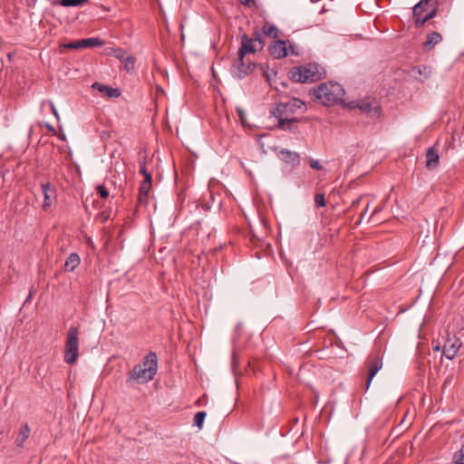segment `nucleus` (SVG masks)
Here are the masks:
<instances>
[{"instance_id":"37998d69","label":"nucleus","mask_w":464,"mask_h":464,"mask_svg":"<svg viewBox=\"0 0 464 464\" xmlns=\"http://www.w3.org/2000/svg\"><path fill=\"white\" fill-rule=\"evenodd\" d=\"M31 298H32V293H30V295L27 296V298H26L24 303L29 302L31 300Z\"/></svg>"},{"instance_id":"79ce46f5","label":"nucleus","mask_w":464,"mask_h":464,"mask_svg":"<svg viewBox=\"0 0 464 464\" xmlns=\"http://www.w3.org/2000/svg\"><path fill=\"white\" fill-rule=\"evenodd\" d=\"M430 7H423L422 8V14H427V11L429 10Z\"/></svg>"},{"instance_id":"a878e982","label":"nucleus","mask_w":464,"mask_h":464,"mask_svg":"<svg viewBox=\"0 0 464 464\" xmlns=\"http://www.w3.org/2000/svg\"><path fill=\"white\" fill-rule=\"evenodd\" d=\"M206 415L207 414L205 411L197 412L194 417V425L197 426L198 428L201 429L203 422L205 420Z\"/></svg>"},{"instance_id":"412c9836","label":"nucleus","mask_w":464,"mask_h":464,"mask_svg":"<svg viewBox=\"0 0 464 464\" xmlns=\"http://www.w3.org/2000/svg\"><path fill=\"white\" fill-rule=\"evenodd\" d=\"M81 43L83 48L103 45V41L97 37L82 39Z\"/></svg>"},{"instance_id":"49530a36","label":"nucleus","mask_w":464,"mask_h":464,"mask_svg":"<svg viewBox=\"0 0 464 464\" xmlns=\"http://www.w3.org/2000/svg\"><path fill=\"white\" fill-rule=\"evenodd\" d=\"M418 72H419L420 74H421V73H422V71L420 70V67L418 68Z\"/></svg>"},{"instance_id":"bb28decb","label":"nucleus","mask_w":464,"mask_h":464,"mask_svg":"<svg viewBox=\"0 0 464 464\" xmlns=\"http://www.w3.org/2000/svg\"><path fill=\"white\" fill-rule=\"evenodd\" d=\"M152 179H149V178H146V179H143V181L140 183V192L141 193H149L151 188Z\"/></svg>"},{"instance_id":"c85d7f7f","label":"nucleus","mask_w":464,"mask_h":464,"mask_svg":"<svg viewBox=\"0 0 464 464\" xmlns=\"http://www.w3.org/2000/svg\"><path fill=\"white\" fill-rule=\"evenodd\" d=\"M140 173L144 177V179H146V178H149V179H152L151 174L150 172H148V170L146 169L145 159L142 161H140Z\"/></svg>"},{"instance_id":"09e8293b","label":"nucleus","mask_w":464,"mask_h":464,"mask_svg":"<svg viewBox=\"0 0 464 464\" xmlns=\"http://www.w3.org/2000/svg\"><path fill=\"white\" fill-rule=\"evenodd\" d=\"M234 363L236 362V359H233ZM236 372V370L234 369V373Z\"/></svg>"},{"instance_id":"2f4dec72","label":"nucleus","mask_w":464,"mask_h":464,"mask_svg":"<svg viewBox=\"0 0 464 464\" xmlns=\"http://www.w3.org/2000/svg\"><path fill=\"white\" fill-rule=\"evenodd\" d=\"M237 113H238L239 120H240L241 124H242L244 127H247V126H249V124H248V123H247V121H246V114H245V112L243 111V110H242V109H240V108H237Z\"/></svg>"},{"instance_id":"1a4fd4ad","label":"nucleus","mask_w":464,"mask_h":464,"mask_svg":"<svg viewBox=\"0 0 464 464\" xmlns=\"http://www.w3.org/2000/svg\"><path fill=\"white\" fill-rule=\"evenodd\" d=\"M346 107L350 109H359L366 116L372 119L378 118L381 115L382 111L381 106L374 100H362L359 102H351L348 104H346Z\"/></svg>"},{"instance_id":"ddd939ff","label":"nucleus","mask_w":464,"mask_h":464,"mask_svg":"<svg viewBox=\"0 0 464 464\" xmlns=\"http://www.w3.org/2000/svg\"><path fill=\"white\" fill-rule=\"evenodd\" d=\"M280 159L292 166H298L300 164V155L295 151H291L287 149H282L279 151Z\"/></svg>"},{"instance_id":"473e14b6","label":"nucleus","mask_w":464,"mask_h":464,"mask_svg":"<svg viewBox=\"0 0 464 464\" xmlns=\"http://www.w3.org/2000/svg\"><path fill=\"white\" fill-rule=\"evenodd\" d=\"M65 47L69 48V49H82V48H83L82 44L81 43V40L76 41V42L69 43V44H65Z\"/></svg>"},{"instance_id":"a18cd8bd","label":"nucleus","mask_w":464,"mask_h":464,"mask_svg":"<svg viewBox=\"0 0 464 464\" xmlns=\"http://www.w3.org/2000/svg\"><path fill=\"white\" fill-rule=\"evenodd\" d=\"M449 382H450V379H449V378H447V380L444 382L443 386H445Z\"/></svg>"},{"instance_id":"4c0bfd02","label":"nucleus","mask_w":464,"mask_h":464,"mask_svg":"<svg viewBox=\"0 0 464 464\" xmlns=\"http://www.w3.org/2000/svg\"><path fill=\"white\" fill-rule=\"evenodd\" d=\"M382 210V207H376L373 211H372V217L371 218H372L374 216H376L378 213H380L381 211Z\"/></svg>"},{"instance_id":"393cba45","label":"nucleus","mask_w":464,"mask_h":464,"mask_svg":"<svg viewBox=\"0 0 464 464\" xmlns=\"http://www.w3.org/2000/svg\"><path fill=\"white\" fill-rule=\"evenodd\" d=\"M451 464H464V444L453 454Z\"/></svg>"},{"instance_id":"a19ab883","label":"nucleus","mask_w":464,"mask_h":464,"mask_svg":"<svg viewBox=\"0 0 464 464\" xmlns=\"http://www.w3.org/2000/svg\"><path fill=\"white\" fill-rule=\"evenodd\" d=\"M45 126H46V128H47L49 130H51V131H55L54 128H53L51 124L46 123V124H45Z\"/></svg>"},{"instance_id":"cd10ccee","label":"nucleus","mask_w":464,"mask_h":464,"mask_svg":"<svg viewBox=\"0 0 464 464\" xmlns=\"http://www.w3.org/2000/svg\"><path fill=\"white\" fill-rule=\"evenodd\" d=\"M314 204L318 208H324L326 206V201L324 195L322 193H317L314 196Z\"/></svg>"},{"instance_id":"7ed1b4c3","label":"nucleus","mask_w":464,"mask_h":464,"mask_svg":"<svg viewBox=\"0 0 464 464\" xmlns=\"http://www.w3.org/2000/svg\"><path fill=\"white\" fill-rule=\"evenodd\" d=\"M158 370V358L155 353H149L141 363L135 365L127 382L136 381L138 383H146L153 380Z\"/></svg>"},{"instance_id":"c756f323","label":"nucleus","mask_w":464,"mask_h":464,"mask_svg":"<svg viewBox=\"0 0 464 464\" xmlns=\"http://www.w3.org/2000/svg\"><path fill=\"white\" fill-rule=\"evenodd\" d=\"M112 53L115 58L120 60L121 62L127 56L126 52L121 48H117L112 51Z\"/></svg>"},{"instance_id":"f03ea898","label":"nucleus","mask_w":464,"mask_h":464,"mask_svg":"<svg viewBox=\"0 0 464 464\" xmlns=\"http://www.w3.org/2000/svg\"><path fill=\"white\" fill-rule=\"evenodd\" d=\"M314 101L319 102L324 106H334L343 102L345 94L344 89L338 82H323L313 89L312 92Z\"/></svg>"},{"instance_id":"f704fd0d","label":"nucleus","mask_w":464,"mask_h":464,"mask_svg":"<svg viewBox=\"0 0 464 464\" xmlns=\"http://www.w3.org/2000/svg\"><path fill=\"white\" fill-rule=\"evenodd\" d=\"M148 199H149V193L139 192L138 200H139L140 204L146 205L148 203Z\"/></svg>"},{"instance_id":"de8ad7c7","label":"nucleus","mask_w":464,"mask_h":464,"mask_svg":"<svg viewBox=\"0 0 464 464\" xmlns=\"http://www.w3.org/2000/svg\"><path fill=\"white\" fill-rule=\"evenodd\" d=\"M237 329L241 328V324H238L237 325Z\"/></svg>"},{"instance_id":"9d476101","label":"nucleus","mask_w":464,"mask_h":464,"mask_svg":"<svg viewBox=\"0 0 464 464\" xmlns=\"http://www.w3.org/2000/svg\"><path fill=\"white\" fill-rule=\"evenodd\" d=\"M275 118L277 119V121H278L277 128L280 129L281 130L290 131L293 133L299 132V130L297 127V122L302 121L301 118H295V117H290L287 115H284L282 117H275Z\"/></svg>"},{"instance_id":"423d86ee","label":"nucleus","mask_w":464,"mask_h":464,"mask_svg":"<svg viewBox=\"0 0 464 464\" xmlns=\"http://www.w3.org/2000/svg\"><path fill=\"white\" fill-rule=\"evenodd\" d=\"M314 65L295 67L289 72V78L295 82H313L319 80Z\"/></svg>"},{"instance_id":"6e6552de","label":"nucleus","mask_w":464,"mask_h":464,"mask_svg":"<svg viewBox=\"0 0 464 464\" xmlns=\"http://www.w3.org/2000/svg\"><path fill=\"white\" fill-rule=\"evenodd\" d=\"M304 107V102L300 99L293 98L286 102L277 103L276 106L271 110L270 113L273 117H282L284 115L289 116Z\"/></svg>"},{"instance_id":"ea45409f","label":"nucleus","mask_w":464,"mask_h":464,"mask_svg":"<svg viewBox=\"0 0 464 464\" xmlns=\"http://www.w3.org/2000/svg\"><path fill=\"white\" fill-rule=\"evenodd\" d=\"M360 200H361V198H357V199L353 200V201L352 202V207L358 206V205H359V203H360Z\"/></svg>"},{"instance_id":"72a5a7b5","label":"nucleus","mask_w":464,"mask_h":464,"mask_svg":"<svg viewBox=\"0 0 464 464\" xmlns=\"http://www.w3.org/2000/svg\"><path fill=\"white\" fill-rule=\"evenodd\" d=\"M309 165L312 169H316V170H321L323 169V166L321 165V163L316 160H314V159H311L309 160Z\"/></svg>"},{"instance_id":"0eeeda50","label":"nucleus","mask_w":464,"mask_h":464,"mask_svg":"<svg viewBox=\"0 0 464 464\" xmlns=\"http://www.w3.org/2000/svg\"><path fill=\"white\" fill-rule=\"evenodd\" d=\"M382 367V358L379 353H372L367 357L364 362V373L367 375L365 382L366 390L370 387L373 377Z\"/></svg>"},{"instance_id":"6ab92c4d","label":"nucleus","mask_w":464,"mask_h":464,"mask_svg":"<svg viewBox=\"0 0 464 464\" xmlns=\"http://www.w3.org/2000/svg\"><path fill=\"white\" fill-rule=\"evenodd\" d=\"M80 256L77 253H72L65 261L64 268L67 271H73L80 265Z\"/></svg>"},{"instance_id":"39448f33","label":"nucleus","mask_w":464,"mask_h":464,"mask_svg":"<svg viewBox=\"0 0 464 464\" xmlns=\"http://www.w3.org/2000/svg\"><path fill=\"white\" fill-rule=\"evenodd\" d=\"M437 7L430 0H420L413 7V18L416 27L422 26L427 21L436 16Z\"/></svg>"},{"instance_id":"9b49d317","label":"nucleus","mask_w":464,"mask_h":464,"mask_svg":"<svg viewBox=\"0 0 464 464\" xmlns=\"http://www.w3.org/2000/svg\"><path fill=\"white\" fill-rule=\"evenodd\" d=\"M461 342L459 338H448L443 345L442 354L449 360H452L456 357Z\"/></svg>"},{"instance_id":"c03bdc74","label":"nucleus","mask_w":464,"mask_h":464,"mask_svg":"<svg viewBox=\"0 0 464 464\" xmlns=\"http://www.w3.org/2000/svg\"><path fill=\"white\" fill-rule=\"evenodd\" d=\"M280 85H281V86H283V87H285V86H286V83H285V82H280Z\"/></svg>"},{"instance_id":"2eb2a0df","label":"nucleus","mask_w":464,"mask_h":464,"mask_svg":"<svg viewBox=\"0 0 464 464\" xmlns=\"http://www.w3.org/2000/svg\"><path fill=\"white\" fill-rule=\"evenodd\" d=\"M92 88L98 90L100 92L104 93L109 98H117L121 95L120 90L117 88H111L99 82H94Z\"/></svg>"},{"instance_id":"f257e3e1","label":"nucleus","mask_w":464,"mask_h":464,"mask_svg":"<svg viewBox=\"0 0 464 464\" xmlns=\"http://www.w3.org/2000/svg\"><path fill=\"white\" fill-rule=\"evenodd\" d=\"M265 45V37L258 31H255L252 37L243 34L241 38V47L238 51V62L237 75L238 78H244L254 71L257 66L256 63L251 62L246 57V53H255L263 49Z\"/></svg>"},{"instance_id":"c9c22d12","label":"nucleus","mask_w":464,"mask_h":464,"mask_svg":"<svg viewBox=\"0 0 464 464\" xmlns=\"http://www.w3.org/2000/svg\"><path fill=\"white\" fill-rule=\"evenodd\" d=\"M238 1L240 4H242L243 5H245L246 7H249V8H253V7L256 6V0H238Z\"/></svg>"},{"instance_id":"4be33fe9","label":"nucleus","mask_w":464,"mask_h":464,"mask_svg":"<svg viewBox=\"0 0 464 464\" xmlns=\"http://www.w3.org/2000/svg\"><path fill=\"white\" fill-rule=\"evenodd\" d=\"M121 63H123L124 69L128 72H133L135 69L136 59L132 55H127Z\"/></svg>"},{"instance_id":"aec40b11","label":"nucleus","mask_w":464,"mask_h":464,"mask_svg":"<svg viewBox=\"0 0 464 464\" xmlns=\"http://www.w3.org/2000/svg\"><path fill=\"white\" fill-rule=\"evenodd\" d=\"M216 104H217V111H218V113L219 115H221L223 113L226 121L228 123L229 122V113H228V110H227V108L226 106L225 99L222 96H220L219 100L217 99Z\"/></svg>"},{"instance_id":"4468645a","label":"nucleus","mask_w":464,"mask_h":464,"mask_svg":"<svg viewBox=\"0 0 464 464\" xmlns=\"http://www.w3.org/2000/svg\"><path fill=\"white\" fill-rule=\"evenodd\" d=\"M41 188L44 195L43 208L44 209H47L48 208H50L52 204L51 198L54 196L55 192L53 187L51 186L50 182L43 183L41 185Z\"/></svg>"},{"instance_id":"dca6fc26","label":"nucleus","mask_w":464,"mask_h":464,"mask_svg":"<svg viewBox=\"0 0 464 464\" xmlns=\"http://www.w3.org/2000/svg\"><path fill=\"white\" fill-rule=\"evenodd\" d=\"M439 160L437 150L433 147L429 148L426 152V167L430 169H435L439 164Z\"/></svg>"},{"instance_id":"f8f14e48","label":"nucleus","mask_w":464,"mask_h":464,"mask_svg":"<svg viewBox=\"0 0 464 464\" xmlns=\"http://www.w3.org/2000/svg\"><path fill=\"white\" fill-rule=\"evenodd\" d=\"M269 52L276 59L285 57L287 55L286 43L283 40L276 41L272 45H270Z\"/></svg>"},{"instance_id":"f3484780","label":"nucleus","mask_w":464,"mask_h":464,"mask_svg":"<svg viewBox=\"0 0 464 464\" xmlns=\"http://www.w3.org/2000/svg\"><path fill=\"white\" fill-rule=\"evenodd\" d=\"M442 40V36L438 32H433L430 34L427 37L426 42L423 44V47L425 50H431L436 44H440Z\"/></svg>"},{"instance_id":"5701e85b","label":"nucleus","mask_w":464,"mask_h":464,"mask_svg":"<svg viewBox=\"0 0 464 464\" xmlns=\"http://www.w3.org/2000/svg\"><path fill=\"white\" fill-rule=\"evenodd\" d=\"M262 30H263L264 34H266L267 36H270L273 38L278 37V29L274 24H266L263 26Z\"/></svg>"},{"instance_id":"a211bd4d","label":"nucleus","mask_w":464,"mask_h":464,"mask_svg":"<svg viewBox=\"0 0 464 464\" xmlns=\"http://www.w3.org/2000/svg\"><path fill=\"white\" fill-rule=\"evenodd\" d=\"M30 431L31 430H30L28 424L25 423L21 426L20 430L18 432L17 439H16V445L18 447H21V448L24 447V442L30 436Z\"/></svg>"},{"instance_id":"e433bc0d","label":"nucleus","mask_w":464,"mask_h":464,"mask_svg":"<svg viewBox=\"0 0 464 464\" xmlns=\"http://www.w3.org/2000/svg\"><path fill=\"white\" fill-rule=\"evenodd\" d=\"M49 105H50V108H51V111H52V113L54 115V117L59 121L60 119V116H59V113L53 104V102L52 101H49Z\"/></svg>"},{"instance_id":"7c9ffc66","label":"nucleus","mask_w":464,"mask_h":464,"mask_svg":"<svg viewBox=\"0 0 464 464\" xmlns=\"http://www.w3.org/2000/svg\"><path fill=\"white\" fill-rule=\"evenodd\" d=\"M96 190L102 198H107L110 196L109 190L103 185L97 186Z\"/></svg>"},{"instance_id":"8fccbe9b","label":"nucleus","mask_w":464,"mask_h":464,"mask_svg":"<svg viewBox=\"0 0 464 464\" xmlns=\"http://www.w3.org/2000/svg\"><path fill=\"white\" fill-rule=\"evenodd\" d=\"M236 386H237V388H238V382H237V381H236Z\"/></svg>"},{"instance_id":"58836bf2","label":"nucleus","mask_w":464,"mask_h":464,"mask_svg":"<svg viewBox=\"0 0 464 464\" xmlns=\"http://www.w3.org/2000/svg\"><path fill=\"white\" fill-rule=\"evenodd\" d=\"M368 207H369V204H367L365 210L361 214V217H360V219H359L358 223H361L362 221V219H363V218L365 216V213H366V211L368 209Z\"/></svg>"},{"instance_id":"20e7f679","label":"nucleus","mask_w":464,"mask_h":464,"mask_svg":"<svg viewBox=\"0 0 464 464\" xmlns=\"http://www.w3.org/2000/svg\"><path fill=\"white\" fill-rule=\"evenodd\" d=\"M79 356V328L71 326L67 332L64 362L73 364Z\"/></svg>"},{"instance_id":"b1692460","label":"nucleus","mask_w":464,"mask_h":464,"mask_svg":"<svg viewBox=\"0 0 464 464\" xmlns=\"http://www.w3.org/2000/svg\"><path fill=\"white\" fill-rule=\"evenodd\" d=\"M87 2L88 0H59V5L63 7H75L81 6Z\"/></svg>"}]
</instances>
